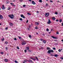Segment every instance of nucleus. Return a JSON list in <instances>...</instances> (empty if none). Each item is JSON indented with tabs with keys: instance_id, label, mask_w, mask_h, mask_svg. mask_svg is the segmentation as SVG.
Returning <instances> with one entry per match:
<instances>
[{
	"instance_id": "1",
	"label": "nucleus",
	"mask_w": 63,
	"mask_h": 63,
	"mask_svg": "<svg viewBox=\"0 0 63 63\" xmlns=\"http://www.w3.org/2000/svg\"><path fill=\"white\" fill-rule=\"evenodd\" d=\"M8 16L10 17L11 19H13V18L14 17V15H8Z\"/></svg>"
},
{
	"instance_id": "2",
	"label": "nucleus",
	"mask_w": 63,
	"mask_h": 63,
	"mask_svg": "<svg viewBox=\"0 0 63 63\" xmlns=\"http://www.w3.org/2000/svg\"><path fill=\"white\" fill-rule=\"evenodd\" d=\"M54 51L53 50H48V53L50 54V52H53Z\"/></svg>"
},
{
	"instance_id": "3",
	"label": "nucleus",
	"mask_w": 63,
	"mask_h": 63,
	"mask_svg": "<svg viewBox=\"0 0 63 63\" xmlns=\"http://www.w3.org/2000/svg\"><path fill=\"white\" fill-rule=\"evenodd\" d=\"M49 14L48 13H45V16L46 17H47V16H49Z\"/></svg>"
},
{
	"instance_id": "4",
	"label": "nucleus",
	"mask_w": 63,
	"mask_h": 63,
	"mask_svg": "<svg viewBox=\"0 0 63 63\" xmlns=\"http://www.w3.org/2000/svg\"><path fill=\"white\" fill-rule=\"evenodd\" d=\"M1 8L2 9V10H4V9H5V7H4V5H3L1 7Z\"/></svg>"
},
{
	"instance_id": "5",
	"label": "nucleus",
	"mask_w": 63,
	"mask_h": 63,
	"mask_svg": "<svg viewBox=\"0 0 63 63\" xmlns=\"http://www.w3.org/2000/svg\"><path fill=\"white\" fill-rule=\"evenodd\" d=\"M26 44V42H22V45H25Z\"/></svg>"
},
{
	"instance_id": "6",
	"label": "nucleus",
	"mask_w": 63,
	"mask_h": 63,
	"mask_svg": "<svg viewBox=\"0 0 63 63\" xmlns=\"http://www.w3.org/2000/svg\"><path fill=\"white\" fill-rule=\"evenodd\" d=\"M48 21L47 22L48 24H50V23H51V21L50 20V19H48Z\"/></svg>"
},
{
	"instance_id": "7",
	"label": "nucleus",
	"mask_w": 63,
	"mask_h": 63,
	"mask_svg": "<svg viewBox=\"0 0 63 63\" xmlns=\"http://www.w3.org/2000/svg\"><path fill=\"white\" fill-rule=\"evenodd\" d=\"M21 17H23V18H25V16H24L23 15H21Z\"/></svg>"
},
{
	"instance_id": "8",
	"label": "nucleus",
	"mask_w": 63,
	"mask_h": 63,
	"mask_svg": "<svg viewBox=\"0 0 63 63\" xmlns=\"http://www.w3.org/2000/svg\"><path fill=\"white\" fill-rule=\"evenodd\" d=\"M28 61L29 62H31V63H33V62L32 61V60H28Z\"/></svg>"
},
{
	"instance_id": "9",
	"label": "nucleus",
	"mask_w": 63,
	"mask_h": 63,
	"mask_svg": "<svg viewBox=\"0 0 63 63\" xmlns=\"http://www.w3.org/2000/svg\"><path fill=\"white\" fill-rule=\"evenodd\" d=\"M32 4H33V5H35V4H36V3L35 2H34V1H32Z\"/></svg>"
},
{
	"instance_id": "10",
	"label": "nucleus",
	"mask_w": 63,
	"mask_h": 63,
	"mask_svg": "<svg viewBox=\"0 0 63 63\" xmlns=\"http://www.w3.org/2000/svg\"><path fill=\"white\" fill-rule=\"evenodd\" d=\"M3 18V16L2 15H0V19H2Z\"/></svg>"
},
{
	"instance_id": "11",
	"label": "nucleus",
	"mask_w": 63,
	"mask_h": 63,
	"mask_svg": "<svg viewBox=\"0 0 63 63\" xmlns=\"http://www.w3.org/2000/svg\"><path fill=\"white\" fill-rule=\"evenodd\" d=\"M51 37L53 38V39H57V38L53 36H51Z\"/></svg>"
},
{
	"instance_id": "12",
	"label": "nucleus",
	"mask_w": 63,
	"mask_h": 63,
	"mask_svg": "<svg viewBox=\"0 0 63 63\" xmlns=\"http://www.w3.org/2000/svg\"><path fill=\"white\" fill-rule=\"evenodd\" d=\"M43 43L44 44H46V41L44 40L43 41Z\"/></svg>"
},
{
	"instance_id": "13",
	"label": "nucleus",
	"mask_w": 63,
	"mask_h": 63,
	"mask_svg": "<svg viewBox=\"0 0 63 63\" xmlns=\"http://www.w3.org/2000/svg\"><path fill=\"white\" fill-rule=\"evenodd\" d=\"M9 24L10 26H13V24L12 23H10Z\"/></svg>"
},
{
	"instance_id": "14",
	"label": "nucleus",
	"mask_w": 63,
	"mask_h": 63,
	"mask_svg": "<svg viewBox=\"0 0 63 63\" xmlns=\"http://www.w3.org/2000/svg\"><path fill=\"white\" fill-rule=\"evenodd\" d=\"M26 48L27 49V50H28L29 49V47H27Z\"/></svg>"
},
{
	"instance_id": "15",
	"label": "nucleus",
	"mask_w": 63,
	"mask_h": 63,
	"mask_svg": "<svg viewBox=\"0 0 63 63\" xmlns=\"http://www.w3.org/2000/svg\"><path fill=\"white\" fill-rule=\"evenodd\" d=\"M35 24L36 25H38V24H39V23L37 22H35Z\"/></svg>"
},
{
	"instance_id": "16",
	"label": "nucleus",
	"mask_w": 63,
	"mask_h": 63,
	"mask_svg": "<svg viewBox=\"0 0 63 63\" xmlns=\"http://www.w3.org/2000/svg\"><path fill=\"white\" fill-rule=\"evenodd\" d=\"M4 61L5 62H8V59H5L4 60Z\"/></svg>"
},
{
	"instance_id": "17",
	"label": "nucleus",
	"mask_w": 63,
	"mask_h": 63,
	"mask_svg": "<svg viewBox=\"0 0 63 63\" xmlns=\"http://www.w3.org/2000/svg\"><path fill=\"white\" fill-rule=\"evenodd\" d=\"M35 58L37 61H38V60H39V59H38V58H37V57H35Z\"/></svg>"
},
{
	"instance_id": "18",
	"label": "nucleus",
	"mask_w": 63,
	"mask_h": 63,
	"mask_svg": "<svg viewBox=\"0 0 63 63\" xmlns=\"http://www.w3.org/2000/svg\"><path fill=\"white\" fill-rule=\"evenodd\" d=\"M31 25H29V28H31Z\"/></svg>"
},
{
	"instance_id": "19",
	"label": "nucleus",
	"mask_w": 63,
	"mask_h": 63,
	"mask_svg": "<svg viewBox=\"0 0 63 63\" xmlns=\"http://www.w3.org/2000/svg\"><path fill=\"white\" fill-rule=\"evenodd\" d=\"M50 56H54V55H53V54H50Z\"/></svg>"
},
{
	"instance_id": "20",
	"label": "nucleus",
	"mask_w": 63,
	"mask_h": 63,
	"mask_svg": "<svg viewBox=\"0 0 63 63\" xmlns=\"http://www.w3.org/2000/svg\"><path fill=\"white\" fill-rule=\"evenodd\" d=\"M58 55H57V54H55L54 55V56L55 57H58Z\"/></svg>"
},
{
	"instance_id": "21",
	"label": "nucleus",
	"mask_w": 63,
	"mask_h": 63,
	"mask_svg": "<svg viewBox=\"0 0 63 63\" xmlns=\"http://www.w3.org/2000/svg\"><path fill=\"white\" fill-rule=\"evenodd\" d=\"M39 2H40V3H42V0H39Z\"/></svg>"
},
{
	"instance_id": "22",
	"label": "nucleus",
	"mask_w": 63,
	"mask_h": 63,
	"mask_svg": "<svg viewBox=\"0 0 63 63\" xmlns=\"http://www.w3.org/2000/svg\"><path fill=\"white\" fill-rule=\"evenodd\" d=\"M49 49H50V48H49V47H47V50H49Z\"/></svg>"
},
{
	"instance_id": "23",
	"label": "nucleus",
	"mask_w": 63,
	"mask_h": 63,
	"mask_svg": "<svg viewBox=\"0 0 63 63\" xmlns=\"http://www.w3.org/2000/svg\"><path fill=\"white\" fill-rule=\"evenodd\" d=\"M10 4H11L12 6H13V5H14V3H11Z\"/></svg>"
},
{
	"instance_id": "24",
	"label": "nucleus",
	"mask_w": 63,
	"mask_h": 63,
	"mask_svg": "<svg viewBox=\"0 0 63 63\" xmlns=\"http://www.w3.org/2000/svg\"><path fill=\"white\" fill-rule=\"evenodd\" d=\"M19 19L20 20H21V21L23 20V19L22 18H20Z\"/></svg>"
},
{
	"instance_id": "25",
	"label": "nucleus",
	"mask_w": 63,
	"mask_h": 63,
	"mask_svg": "<svg viewBox=\"0 0 63 63\" xmlns=\"http://www.w3.org/2000/svg\"><path fill=\"white\" fill-rule=\"evenodd\" d=\"M35 29H38V27H35Z\"/></svg>"
},
{
	"instance_id": "26",
	"label": "nucleus",
	"mask_w": 63,
	"mask_h": 63,
	"mask_svg": "<svg viewBox=\"0 0 63 63\" xmlns=\"http://www.w3.org/2000/svg\"><path fill=\"white\" fill-rule=\"evenodd\" d=\"M59 21H60V22H62V19H60L59 20Z\"/></svg>"
},
{
	"instance_id": "27",
	"label": "nucleus",
	"mask_w": 63,
	"mask_h": 63,
	"mask_svg": "<svg viewBox=\"0 0 63 63\" xmlns=\"http://www.w3.org/2000/svg\"><path fill=\"white\" fill-rule=\"evenodd\" d=\"M6 4H9V2L8 1H7L6 2Z\"/></svg>"
},
{
	"instance_id": "28",
	"label": "nucleus",
	"mask_w": 63,
	"mask_h": 63,
	"mask_svg": "<svg viewBox=\"0 0 63 63\" xmlns=\"http://www.w3.org/2000/svg\"><path fill=\"white\" fill-rule=\"evenodd\" d=\"M11 9V7H9L8 8V10H10Z\"/></svg>"
},
{
	"instance_id": "29",
	"label": "nucleus",
	"mask_w": 63,
	"mask_h": 63,
	"mask_svg": "<svg viewBox=\"0 0 63 63\" xmlns=\"http://www.w3.org/2000/svg\"><path fill=\"white\" fill-rule=\"evenodd\" d=\"M27 60H24V62H27Z\"/></svg>"
},
{
	"instance_id": "30",
	"label": "nucleus",
	"mask_w": 63,
	"mask_h": 63,
	"mask_svg": "<svg viewBox=\"0 0 63 63\" xmlns=\"http://www.w3.org/2000/svg\"><path fill=\"white\" fill-rule=\"evenodd\" d=\"M1 40L2 41H4V38H2L1 39Z\"/></svg>"
},
{
	"instance_id": "31",
	"label": "nucleus",
	"mask_w": 63,
	"mask_h": 63,
	"mask_svg": "<svg viewBox=\"0 0 63 63\" xmlns=\"http://www.w3.org/2000/svg\"><path fill=\"white\" fill-rule=\"evenodd\" d=\"M58 51L59 52H61V50L60 49H59L58 50Z\"/></svg>"
},
{
	"instance_id": "32",
	"label": "nucleus",
	"mask_w": 63,
	"mask_h": 63,
	"mask_svg": "<svg viewBox=\"0 0 63 63\" xmlns=\"http://www.w3.org/2000/svg\"><path fill=\"white\" fill-rule=\"evenodd\" d=\"M46 31H49V29H48V28H47L46 29Z\"/></svg>"
},
{
	"instance_id": "33",
	"label": "nucleus",
	"mask_w": 63,
	"mask_h": 63,
	"mask_svg": "<svg viewBox=\"0 0 63 63\" xmlns=\"http://www.w3.org/2000/svg\"><path fill=\"white\" fill-rule=\"evenodd\" d=\"M27 14L28 15H31V14H30V13H28Z\"/></svg>"
},
{
	"instance_id": "34",
	"label": "nucleus",
	"mask_w": 63,
	"mask_h": 63,
	"mask_svg": "<svg viewBox=\"0 0 63 63\" xmlns=\"http://www.w3.org/2000/svg\"><path fill=\"white\" fill-rule=\"evenodd\" d=\"M5 44H8V42H7V41H6L5 42Z\"/></svg>"
},
{
	"instance_id": "35",
	"label": "nucleus",
	"mask_w": 63,
	"mask_h": 63,
	"mask_svg": "<svg viewBox=\"0 0 63 63\" xmlns=\"http://www.w3.org/2000/svg\"><path fill=\"white\" fill-rule=\"evenodd\" d=\"M0 53H1V54H3L4 52H0Z\"/></svg>"
},
{
	"instance_id": "36",
	"label": "nucleus",
	"mask_w": 63,
	"mask_h": 63,
	"mask_svg": "<svg viewBox=\"0 0 63 63\" xmlns=\"http://www.w3.org/2000/svg\"><path fill=\"white\" fill-rule=\"evenodd\" d=\"M29 38H31L32 37L31 36V35H29Z\"/></svg>"
},
{
	"instance_id": "37",
	"label": "nucleus",
	"mask_w": 63,
	"mask_h": 63,
	"mask_svg": "<svg viewBox=\"0 0 63 63\" xmlns=\"http://www.w3.org/2000/svg\"><path fill=\"white\" fill-rule=\"evenodd\" d=\"M15 62L16 63H18V62L16 61H15Z\"/></svg>"
},
{
	"instance_id": "38",
	"label": "nucleus",
	"mask_w": 63,
	"mask_h": 63,
	"mask_svg": "<svg viewBox=\"0 0 63 63\" xmlns=\"http://www.w3.org/2000/svg\"><path fill=\"white\" fill-rule=\"evenodd\" d=\"M53 19L54 20H55V18L54 17L53 18Z\"/></svg>"
},
{
	"instance_id": "39",
	"label": "nucleus",
	"mask_w": 63,
	"mask_h": 63,
	"mask_svg": "<svg viewBox=\"0 0 63 63\" xmlns=\"http://www.w3.org/2000/svg\"><path fill=\"white\" fill-rule=\"evenodd\" d=\"M56 33L57 34H59V32H57Z\"/></svg>"
},
{
	"instance_id": "40",
	"label": "nucleus",
	"mask_w": 63,
	"mask_h": 63,
	"mask_svg": "<svg viewBox=\"0 0 63 63\" xmlns=\"http://www.w3.org/2000/svg\"><path fill=\"white\" fill-rule=\"evenodd\" d=\"M53 49L54 50H55V47H53Z\"/></svg>"
},
{
	"instance_id": "41",
	"label": "nucleus",
	"mask_w": 63,
	"mask_h": 63,
	"mask_svg": "<svg viewBox=\"0 0 63 63\" xmlns=\"http://www.w3.org/2000/svg\"><path fill=\"white\" fill-rule=\"evenodd\" d=\"M23 1V0H20V2H22Z\"/></svg>"
},
{
	"instance_id": "42",
	"label": "nucleus",
	"mask_w": 63,
	"mask_h": 63,
	"mask_svg": "<svg viewBox=\"0 0 63 63\" xmlns=\"http://www.w3.org/2000/svg\"><path fill=\"white\" fill-rule=\"evenodd\" d=\"M24 51L25 52H27V50H24Z\"/></svg>"
},
{
	"instance_id": "43",
	"label": "nucleus",
	"mask_w": 63,
	"mask_h": 63,
	"mask_svg": "<svg viewBox=\"0 0 63 63\" xmlns=\"http://www.w3.org/2000/svg\"><path fill=\"white\" fill-rule=\"evenodd\" d=\"M18 37L19 39H21V37L18 36Z\"/></svg>"
},
{
	"instance_id": "44",
	"label": "nucleus",
	"mask_w": 63,
	"mask_h": 63,
	"mask_svg": "<svg viewBox=\"0 0 63 63\" xmlns=\"http://www.w3.org/2000/svg\"><path fill=\"white\" fill-rule=\"evenodd\" d=\"M55 14H56V15H57V14H58V13L57 12H55Z\"/></svg>"
},
{
	"instance_id": "45",
	"label": "nucleus",
	"mask_w": 63,
	"mask_h": 63,
	"mask_svg": "<svg viewBox=\"0 0 63 63\" xmlns=\"http://www.w3.org/2000/svg\"><path fill=\"white\" fill-rule=\"evenodd\" d=\"M32 60H34V61H35V60H36V59H34L33 58Z\"/></svg>"
},
{
	"instance_id": "46",
	"label": "nucleus",
	"mask_w": 63,
	"mask_h": 63,
	"mask_svg": "<svg viewBox=\"0 0 63 63\" xmlns=\"http://www.w3.org/2000/svg\"><path fill=\"white\" fill-rule=\"evenodd\" d=\"M8 29V28L7 27L6 28H5V30H7V29Z\"/></svg>"
},
{
	"instance_id": "47",
	"label": "nucleus",
	"mask_w": 63,
	"mask_h": 63,
	"mask_svg": "<svg viewBox=\"0 0 63 63\" xmlns=\"http://www.w3.org/2000/svg\"><path fill=\"white\" fill-rule=\"evenodd\" d=\"M17 49H19V48L18 47H17Z\"/></svg>"
},
{
	"instance_id": "48",
	"label": "nucleus",
	"mask_w": 63,
	"mask_h": 63,
	"mask_svg": "<svg viewBox=\"0 0 63 63\" xmlns=\"http://www.w3.org/2000/svg\"><path fill=\"white\" fill-rule=\"evenodd\" d=\"M26 23H28V20H27L26 22Z\"/></svg>"
},
{
	"instance_id": "49",
	"label": "nucleus",
	"mask_w": 63,
	"mask_h": 63,
	"mask_svg": "<svg viewBox=\"0 0 63 63\" xmlns=\"http://www.w3.org/2000/svg\"><path fill=\"white\" fill-rule=\"evenodd\" d=\"M26 5H23V7H26Z\"/></svg>"
},
{
	"instance_id": "50",
	"label": "nucleus",
	"mask_w": 63,
	"mask_h": 63,
	"mask_svg": "<svg viewBox=\"0 0 63 63\" xmlns=\"http://www.w3.org/2000/svg\"><path fill=\"white\" fill-rule=\"evenodd\" d=\"M14 40H15L16 41V38H14Z\"/></svg>"
},
{
	"instance_id": "51",
	"label": "nucleus",
	"mask_w": 63,
	"mask_h": 63,
	"mask_svg": "<svg viewBox=\"0 0 63 63\" xmlns=\"http://www.w3.org/2000/svg\"><path fill=\"white\" fill-rule=\"evenodd\" d=\"M50 2H53V1L51 0H50Z\"/></svg>"
},
{
	"instance_id": "52",
	"label": "nucleus",
	"mask_w": 63,
	"mask_h": 63,
	"mask_svg": "<svg viewBox=\"0 0 63 63\" xmlns=\"http://www.w3.org/2000/svg\"><path fill=\"white\" fill-rule=\"evenodd\" d=\"M61 59H63V57H61Z\"/></svg>"
},
{
	"instance_id": "53",
	"label": "nucleus",
	"mask_w": 63,
	"mask_h": 63,
	"mask_svg": "<svg viewBox=\"0 0 63 63\" xmlns=\"http://www.w3.org/2000/svg\"><path fill=\"white\" fill-rule=\"evenodd\" d=\"M6 50H8V48L7 47H6Z\"/></svg>"
},
{
	"instance_id": "54",
	"label": "nucleus",
	"mask_w": 63,
	"mask_h": 63,
	"mask_svg": "<svg viewBox=\"0 0 63 63\" xmlns=\"http://www.w3.org/2000/svg\"><path fill=\"white\" fill-rule=\"evenodd\" d=\"M30 59H33V58H31V57H30Z\"/></svg>"
},
{
	"instance_id": "55",
	"label": "nucleus",
	"mask_w": 63,
	"mask_h": 63,
	"mask_svg": "<svg viewBox=\"0 0 63 63\" xmlns=\"http://www.w3.org/2000/svg\"><path fill=\"white\" fill-rule=\"evenodd\" d=\"M56 21H59V20L58 19H57L56 20Z\"/></svg>"
},
{
	"instance_id": "56",
	"label": "nucleus",
	"mask_w": 63,
	"mask_h": 63,
	"mask_svg": "<svg viewBox=\"0 0 63 63\" xmlns=\"http://www.w3.org/2000/svg\"><path fill=\"white\" fill-rule=\"evenodd\" d=\"M36 13H39V11H37V12H36Z\"/></svg>"
},
{
	"instance_id": "57",
	"label": "nucleus",
	"mask_w": 63,
	"mask_h": 63,
	"mask_svg": "<svg viewBox=\"0 0 63 63\" xmlns=\"http://www.w3.org/2000/svg\"><path fill=\"white\" fill-rule=\"evenodd\" d=\"M40 40H41V41H43V39H40Z\"/></svg>"
},
{
	"instance_id": "58",
	"label": "nucleus",
	"mask_w": 63,
	"mask_h": 63,
	"mask_svg": "<svg viewBox=\"0 0 63 63\" xmlns=\"http://www.w3.org/2000/svg\"><path fill=\"white\" fill-rule=\"evenodd\" d=\"M28 50L29 51V52H31V50Z\"/></svg>"
},
{
	"instance_id": "59",
	"label": "nucleus",
	"mask_w": 63,
	"mask_h": 63,
	"mask_svg": "<svg viewBox=\"0 0 63 63\" xmlns=\"http://www.w3.org/2000/svg\"><path fill=\"white\" fill-rule=\"evenodd\" d=\"M46 6H47V3L46 4Z\"/></svg>"
},
{
	"instance_id": "60",
	"label": "nucleus",
	"mask_w": 63,
	"mask_h": 63,
	"mask_svg": "<svg viewBox=\"0 0 63 63\" xmlns=\"http://www.w3.org/2000/svg\"><path fill=\"white\" fill-rule=\"evenodd\" d=\"M62 26H63V22L62 23Z\"/></svg>"
},
{
	"instance_id": "61",
	"label": "nucleus",
	"mask_w": 63,
	"mask_h": 63,
	"mask_svg": "<svg viewBox=\"0 0 63 63\" xmlns=\"http://www.w3.org/2000/svg\"><path fill=\"white\" fill-rule=\"evenodd\" d=\"M57 2H60V1H59V0H58L57 1Z\"/></svg>"
},
{
	"instance_id": "62",
	"label": "nucleus",
	"mask_w": 63,
	"mask_h": 63,
	"mask_svg": "<svg viewBox=\"0 0 63 63\" xmlns=\"http://www.w3.org/2000/svg\"><path fill=\"white\" fill-rule=\"evenodd\" d=\"M54 41H56H56H57V40H54Z\"/></svg>"
},
{
	"instance_id": "63",
	"label": "nucleus",
	"mask_w": 63,
	"mask_h": 63,
	"mask_svg": "<svg viewBox=\"0 0 63 63\" xmlns=\"http://www.w3.org/2000/svg\"><path fill=\"white\" fill-rule=\"evenodd\" d=\"M29 1H31V0H29Z\"/></svg>"
},
{
	"instance_id": "64",
	"label": "nucleus",
	"mask_w": 63,
	"mask_h": 63,
	"mask_svg": "<svg viewBox=\"0 0 63 63\" xmlns=\"http://www.w3.org/2000/svg\"><path fill=\"white\" fill-rule=\"evenodd\" d=\"M62 42H63V39H62Z\"/></svg>"
}]
</instances>
